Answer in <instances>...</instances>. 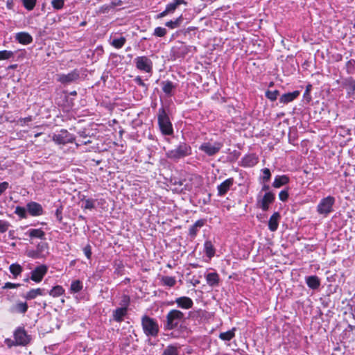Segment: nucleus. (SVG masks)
<instances>
[{
    "label": "nucleus",
    "instance_id": "f257e3e1",
    "mask_svg": "<svg viewBox=\"0 0 355 355\" xmlns=\"http://www.w3.org/2000/svg\"><path fill=\"white\" fill-rule=\"evenodd\" d=\"M184 319V313L177 309L171 310L166 315L165 329L171 330L176 328Z\"/></svg>",
    "mask_w": 355,
    "mask_h": 355
},
{
    "label": "nucleus",
    "instance_id": "f03ea898",
    "mask_svg": "<svg viewBox=\"0 0 355 355\" xmlns=\"http://www.w3.org/2000/svg\"><path fill=\"white\" fill-rule=\"evenodd\" d=\"M141 325L146 336L155 337L158 334L159 326L154 319L145 315L141 319Z\"/></svg>",
    "mask_w": 355,
    "mask_h": 355
},
{
    "label": "nucleus",
    "instance_id": "7ed1b4c3",
    "mask_svg": "<svg viewBox=\"0 0 355 355\" xmlns=\"http://www.w3.org/2000/svg\"><path fill=\"white\" fill-rule=\"evenodd\" d=\"M191 153V147L186 144H181L175 149L168 150L166 153V156L169 159L177 160L188 156Z\"/></svg>",
    "mask_w": 355,
    "mask_h": 355
},
{
    "label": "nucleus",
    "instance_id": "20e7f679",
    "mask_svg": "<svg viewBox=\"0 0 355 355\" xmlns=\"http://www.w3.org/2000/svg\"><path fill=\"white\" fill-rule=\"evenodd\" d=\"M158 123L162 132L165 135H170L173 133L172 125L165 110L162 108L159 110Z\"/></svg>",
    "mask_w": 355,
    "mask_h": 355
},
{
    "label": "nucleus",
    "instance_id": "39448f33",
    "mask_svg": "<svg viewBox=\"0 0 355 355\" xmlns=\"http://www.w3.org/2000/svg\"><path fill=\"white\" fill-rule=\"evenodd\" d=\"M134 62L137 69L150 73L153 70V62L147 56H138L135 58Z\"/></svg>",
    "mask_w": 355,
    "mask_h": 355
},
{
    "label": "nucleus",
    "instance_id": "423d86ee",
    "mask_svg": "<svg viewBox=\"0 0 355 355\" xmlns=\"http://www.w3.org/2000/svg\"><path fill=\"white\" fill-rule=\"evenodd\" d=\"M335 202V198L332 196H327L320 202L317 210L319 214L327 215L332 211V207Z\"/></svg>",
    "mask_w": 355,
    "mask_h": 355
},
{
    "label": "nucleus",
    "instance_id": "0eeeda50",
    "mask_svg": "<svg viewBox=\"0 0 355 355\" xmlns=\"http://www.w3.org/2000/svg\"><path fill=\"white\" fill-rule=\"evenodd\" d=\"M52 139L57 144L64 145L72 143L75 138L71 134L68 132L67 130H62L57 134H54L52 137Z\"/></svg>",
    "mask_w": 355,
    "mask_h": 355
},
{
    "label": "nucleus",
    "instance_id": "6e6552de",
    "mask_svg": "<svg viewBox=\"0 0 355 355\" xmlns=\"http://www.w3.org/2000/svg\"><path fill=\"white\" fill-rule=\"evenodd\" d=\"M80 78V72L74 69L67 74L61 73L58 75L57 80L62 84L68 85L75 82Z\"/></svg>",
    "mask_w": 355,
    "mask_h": 355
},
{
    "label": "nucleus",
    "instance_id": "1a4fd4ad",
    "mask_svg": "<svg viewBox=\"0 0 355 355\" xmlns=\"http://www.w3.org/2000/svg\"><path fill=\"white\" fill-rule=\"evenodd\" d=\"M221 143L215 142L214 144L205 142L200 145L199 149L205 153L209 156L216 155L222 148Z\"/></svg>",
    "mask_w": 355,
    "mask_h": 355
},
{
    "label": "nucleus",
    "instance_id": "9d476101",
    "mask_svg": "<svg viewBox=\"0 0 355 355\" xmlns=\"http://www.w3.org/2000/svg\"><path fill=\"white\" fill-rule=\"evenodd\" d=\"M14 338L16 345L25 346L30 343V336L27 334L24 329H17L14 334Z\"/></svg>",
    "mask_w": 355,
    "mask_h": 355
},
{
    "label": "nucleus",
    "instance_id": "9b49d317",
    "mask_svg": "<svg viewBox=\"0 0 355 355\" xmlns=\"http://www.w3.org/2000/svg\"><path fill=\"white\" fill-rule=\"evenodd\" d=\"M275 200V195L270 192H266L263 197H258L257 205L263 211H267L269 205Z\"/></svg>",
    "mask_w": 355,
    "mask_h": 355
},
{
    "label": "nucleus",
    "instance_id": "f8f14e48",
    "mask_svg": "<svg viewBox=\"0 0 355 355\" xmlns=\"http://www.w3.org/2000/svg\"><path fill=\"white\" fill-rule=\"evenodd\" d=\"M48 271V267L46 265L37 266L31 272V279L35 282H40Z\"/></svg>",
    "mask_w": 355,
    "mask_h": 355
},
{
    "label": "nucleus",
    "instance_id": "ddd939ff",
    "mask_svg": "<svg viewBox=\"0 0 355 355\" xmlns=\"http://www.w3.org/2000/svg\"><path fill=\"white\" fill-rule=\"evenodd\" d=\"M174 303H175L178 307L183 309H189L193 307V300L187 296H182L178 297L175 300ZM173 304V302L170 303Z\"/></svg>",
    "mask_w": 355,
    "mask_h": 355
},
{
    "label": "nucleus",
    "instance_id": "4468645a",
    "mask_svg": "<svg viewBox=\"0 0 355 355\" xmlns=\"http://www.w3.org/2000/svg\"><path fill=\"white\" fill-rule=\"evenodd\" d=\"M234 183V178H230L225 181H223L221 184H220L217 187V191H218V196H225L228 191L230 189V188L233 186Z\"/></svg>",
    "mask_w": 355,
    "mask_h": 355
},
{
    "label": "nucleus",
    "instance_id": "2eb2a0df",
    "mask_svg": "<svg viewBox=\"0 0 355 355\" xmlns=\"http://www.w3.org/2000/svg\"><path fill=\"white\" fill-rule=\"evenodd\" d=\"M28 212L33 216H38L43 214L42 205L35 202H30L26 205Z\"/></svg>",
    "mask_w": 355,
    "mask_h": 355
},
{
    "label": "nucleus",
    "instance_id": "dca6fc26",
    "mask_svg": "<svg viewBox=\"0 0 355 355\" xmlns=\"http://www.w3.org/2000/svg\"><path fill=\"white\" fill-rule=\"evenodd\" d=\"M280 219V214L278 212H275L270 218L268 221V228L270 231L275 232L277 230L279 226V220Z\"/></svg>",
    "mask_w": 355,
    "mask_h": 355
},
{
    "label": "nucleus",
    "instance_id": "f3484780",
    "mask_svg": "<svg viewBox=\"0 0 355 355\" xmlns=\"http://www.w3.org/2000/svg\"><path fill=\"white\" fill-rule=\"evenodd\" d=\"M205 279L207 283L209 286L211 287H215L218 286L220 277L218 273L216 272H210L205 275Z\"/></svg>",
    "mask_w": 355,
    "mask_h": 355
},
{
    "label": "nucleus",
    "instance_id": "a211bd4d",
    "mask_svg": "<svg viewBox=\"0 0 355 355\" xmlns=\"http://www.w3.org/2000/svg\"><path fill=\"white\" fill-rule=\"evenodd\" d=\"M16 40L22 44H29L32 42L31 35L26 32H20L16 34Z\"/></svg>",
    "mask_w": 355,
    "mask_h": 355
},
{
    "label": "nucleus",
    "instance_id": "6ab92c4d",
    "mask_svg": "<svg viewBox=\"0 0 355 355\" xmlns=\"http://www.w3.org/2000/svg\"><path fill=\"white\" fill-rule=\"evenodd\" d=\"M300 95L299 91H294L293 92H288L286 94H283L281 98H279V101L282 103L286 104L291 101H293L294 99H295L298 96Z\"/></svg>",
    "mask_w": 355,
    "mask_h": 355
},
{
    "label": "nucleus",
    "instance_id": "aec40b11",
    "mask_svg": "<svg viewBox=\"0 0 355 355\" xmlns=\"http://www.w3.org/2000/svg\"><path fill=\"white\" fill-rule=\"evenodd\" d=\"M44 291L42 288H33L27 292L23 297L27 300H33L39 295H44L45 294Z\"/></svg>",
    "mask_w": 355,
    "mask_h": 355
},
{
    "label": "nucleus",
    "instance_id": "412c9836",
    "mask_svg": "<svg viewBox=\"0 0 355 355\" xmlns=\"http://www.w3.org/2000/svg\"><path fill=\"white\" fill-rule=\"evenodd\" d=\"M306 282L307 286L312 289H317L320 285V279L315 275L306 277Z\"/></svg>",
    "mask_w": 355,
    "mask_h": 355
},
{
    "label": "nucleus",
    "instance_id": "4be33fe9",
    "mask_svg": "<svg viewBox=\"0 0 355 355\" xmlns=\"http://www.w3.org/2000/svg\"><path fill=\"white\" fill-rule=\"evenodd\" d=\"M289 181V178L286 175H277L275 177L272 186L275 188H279L286 184Z\"/></svg>",
    "mask_w": 355,
    "mask_h": 355
},
{
    "label": "nucleus",
    "instance_id": "5701e85b",
    "mask_svg": "<svg viewBox=\"0 0 355 355\" xmlns=\"http://www.w3.org/2000/svg\"><path fill=\"white\" fill-rule=\"evenodd\" d=\"M127 313V309L125 307L118 308L113 312V318L116 322L123 320V317Z\"/></svg>",
    "mask_w": 355,
    "mask_h": 355
},
{
    "label": "nucleus",
    "instance_id": "b1692460",
    "mask_svg": "<svg viewBox=\"0 0 355 355\" xmlns=\"http://www.w3.org/2000/svg\"><path fill=\"white\" fill-rule=\"evenodd\" d=\"M181 4H187L184 0H173L171 3H168L166 7V10L168 13H173L176 10L178 6Z\"/></svg>",
    "mask_w": 355,
    "mask_h": 355
},
{
    "label": "nucleus",
    "instance_id": "393cba45",
    "mask_svg": "<svg viewBox=\"0 0 355 355\" xmlns=\"http://www.w3.org/2000/svg\"><path fill=\"white\" fill-rule=\"evenodd\" d=\"M236 329L234 327L226 332H221L218 337L223 341H230L235 336Z\"/></svg>",
    "mask_w": 355,
    "mask_h": 355
},
{
    "label": "nucleus",
    "instance_id": "a878e982",
    "mask_svg": "<svg viewBox=\"0 0 355 355\" xmlns=\"http://www.w3.org/2000/svg\"><path fill=\"white\" fill-rule=\"evenodd\" d=\"M26 234H28L31 238H38L40 239H44L45 233L41 229H31L27 232Z\"/></svg>",
    "mask_w": 355,
    "mask_h": 355
},
{
    "label": "nucleus",
    "instance_id": "bb28decb",
    "mask_svg": "<svg viewBox=\"0 0 355 355\" xmlns=\"http://www.w3.org/2000/svg\"><path fill=\"white\" fill-rule=\"evenodd\" d=\"M28 310V305L26 302H17L12 308L13 312L25 313Z\"/></svg>",
    "mask_w": 355,
    "mask_h": 355
},
{
    "label": "nucleus",
    "instance_id": "cd10ccee",
    "mask_svg": "<svg viewBox=\"0 0 355 355\" xmlns=\"http://www.w3.org/2000/svg\"><path fill=\"white\" fill-rule=\"evenodd\" d=\"M205 252L209 258H211L215 254V249L211 241H206L204 244Z\"/></svg>",
    "mask_w": 355,
    "mask_h": 355
},
{
    "label": "nucleus",
    "instance_id": "c85d7f7f",
    "mask_svg": "<svg viewBox=\"0 0 355 355\" xmlns=\"http://www.w3.org/2000/svg\"><path fill=\"white\" fill-rule=\"evenodd\" d=\"M163 92L168 96H171L175 86L171 81H164L162 83Z\"/></svg>",
    "mask_w": 355,
    "mask_h": 355
},
{
    "label": "nucleus",
    "instance_id": "c756f323",
    "mask_svg": "<svg viewBox=\"0 0 355 355\" xmlns=\"http://www.w3.org/2000/svg\"><path fill=\"white\" fill-rule=\"evenodd\" d=\"M204 220H197L189 229V234L194 237L198 231V229H200V227H202L203 225H204Z\"/></svg>",
    "mask_w": 355,
    "mask_h": 355
},
{
    "label": "nucleus",
    "instance_id": "7c9ffc66",
    "mask_svg": "<svg viewBox=\"0 0 355 355\" xmlns=\"http://www.w3.org/2000/svg\"><path fill=\"white\" fill-rule=\"evenodd\" d=\"M9 270L15 278L17 277L23 271V268L18 263H12L9 267Z\"/></svg>",
    "mask_w": 355,
    "mask_h": 355
},
{
    "label": "nucleus",
    "instance_id": "2f4dec72",
    "mask_svg": "<svg viewBox=\"0 0 355 355\" xmlns=\"http://www.w3.org/2000/svg\"><path fill=\"white\" fill-rule=\"evenodd\" d=\"M64 293V288L61 286L58 285L50 290L49 294L53 297H57L63 295Z\"/></svg>",
    "mask_w": 355,
    "mask_h": 355
},
{
    "label": "nucleus",
    "instance_id": "473e14b6",
    "mask_svg": "<svg viewBox=\"0 0 355 355\" xmlns=\"http://www.w3.org/2000/svg\"><path fill=\"white\" fill-rule=\"evenodd\" d=\"M162 355H179L178 347L172 345H168L164 349Z\"/></svg>",
    "mask_w": 355,
    "mask_h": 355
},
{
    "label": "nucleus",
    "instance_id": "72a5a7b5",
    "mask_svg": "<svg viewBox=\"0 0 355 355\" xmlns=\"http://www.w3.org/2000/svg\"><path fill=\"white\" fill-rule=\"evenodd\" d=\"M70 289L73 293H78L83 289V283L80 280H74L71 282Z\"/></svg>",
    "mask_w": 355,
    "mask_h": 355
},
{
    "label": "nucleus",
    "instance_id": "f704fd0d",
    "mask_svg": "<svg viewBox=\"0 0 355 355\" xmlns=\"http://www.w3.org/2000/svg\"><path fill=\"white\" fill-rule=\"evenodd\" d=\"M182 21V17L180 16L174 21H168L166 23V26L171 29L178 28L180 26V24Z\"/></svg>",
    "mask_w": 355,
    "mask_h": 355
},
{
    "label": "nucleus",
    "instance_id": "c9c22d12",
    "mask_svg": "<svg viewBox=\"0 0 355 355\" xmlns=\"http://www.w3.org/2000/svg\"><path fill=\"white\" fill-rule=\"evenodd\" d=\"M15 53L12 51L3 50L0 51V60H6L12 58Z\"/></svg>",
    "mask_w": 355,
    "mask_h": 355
},
{
    "label": "nucleus",
    "instance_id": "e433bc0d",
    "mask_svg": "<svg viewBox=\"0 0 355 355\" xmlns=\"http://www.w3.org/2000/svg\"><path fill=\"white\" fill-rule=\"evenodd\" d=\"M125 38L123 37H121L119 38H115L112 40L111 42V44L116 48V49H121L125 43Z\"/></svg>",
    "mask_w": 355,
    "mask_h": 355
},
{
    "label": "nucleus",
    "instance_id": "4c0bfd02",
    "mask_svg": "<svg viewBox=\"0 0 355 355\" xmlns=\"http://www.w3.org/2000/svg\"><path fill=\"white\" fill-rule=\"evenodd\" d=\"M36 250L39 252L40 257H42L44 255V253H47L48 245L46 243L41 242L38 243Z\"/></svg>",
    "mask_w": 355,
    "mask_h": 355
},
{
    "label": "nucleus",
    "instance_id": "58836bf2",
    "mask_svg": "<svg viewBox=\"0 0 355 355\" xmlns=\"http://www.w3.org/2000/svg\"><path fill=\"white\" fill-rule=\"evenodd\" d=\"M27 211H28L27 209L20 207V206H17L15 208V214H17V216H19L21 218H26L28 216Z\"/></svg>",
    "mask_w": 355,
    "mask_h": 355
},
{
    "label": "nucleus",
    "instance_id": "ea45409f",
    "mask_svg": "<svg viewBox=\"0 0 355 355\" xmlns=\"http://www.w3.org/2000/svg\"><path fill=\"white\" fill-rule=\"evenodd\" d=\"M162 281L164 285L168 286L169 287L173 286L176 283V280L175 279L174 277L168 276H165L162 277Z\"/></svg>",
    "mask_w": 355,
    "mask_h": 355
},
{
    "label": "nucleus",
    "instance_id": "a19ab883",
    "mask_svg": "<svg viewBox=\"0 0 355 355\" xmlns=\"http://www.w3.org/2000/svg\"><path fill=\"white\" fill-rule=\"evenodd\" d=\"M24 6L28 10H32L35 6L37 0H21Z\"/></svg>",
    "mask_w": 355,
    "mask_h": 355
},
{
    "label": "nucleus",
    "instance_id": "79ce46f5",
    "mask_svg": "<svg viewBox=\"0 0 355 355\" xmlns=\"http://www.w3.org/2000/svg\"><path fill=\"white\" fill-rule=\"evenodd\" d=\"M10 226L8 221L4 220H0V233H5L8 231Z\"/></svg>",
    "mask_w": 355,
    "mask_h": 355
},
{
    "label": "nucleus",
    "instance_id": "37998d69",
    "mask_svg": "<svg viewBox=\"0 0 355 355\" xmlns=\"http://www.w3.org/2000/svg\"><path fill=\"white\" fill-rule=\"evenodd\" d=\"M64 0H52L51 5L55 10H60L63 8Z\"/></svg>",
    "mask_w": 355,
    "mask_h": 355
},
{
    "label": "nucleus",
    "instance_id": "c03bdc74",
    "mask_svg": "<svg viewBox=\"0 0 355 355\" xmlns=\"http://www.w3.org/2000/svg\"><path fill=\"white\" fill-rule=\"evenodd\" d=\"M279 95V92L277 90L274 91H267L266 92V96L270 99V101H275Z\"/></svg>",
    "mask_w": 355,
    "mask_h": 355
},
{
    "label": "nucleus",
    "instance_id": "a18cd8bd",
    "mask_svg": "<svg viewBox=\"0 0 355 355\" xmlns=\"http://www.w3.org/2000/svg\"><path fill=\"white\" fill-rule=\"evenodd\" d=\"M167 33V31L165 28L162 27H157L154 31L153 35L157 37H164Z\"/></svg>",
    "mask_w": 355,
    "mask_h": 355
},
{
    "label": "nucleus",
    "instance_id": "49530a36",
    "mask_svg": "<svg viewBox=\"0 0 355 355\" xmlns=\"http://www.w3.org/2000/svg\"><path fill=\"white\" fill-rule=\"evenodd\" d=\"M83 207L86 209H92L94 207V200L92 199H87L83 202Z\"/></svg>",
    "mask_w": 355,
    "mask_h": 355
},
{
    "label": "nucleus",
    "instance_id": "de8ad7c7",
    "mask_svg": "<svg viewBox=\"0 0 355 355\" xmlns=\"http://www.w3.org/2000/svg\"><path fill=\"white\" fill-rule=\"evenodd\" d=\"M244 162L245 163V165L251 166H254V164H256L257 162V160L254 157L249 156V157H245Z\"/></svg>",
    "mask_w": 355,
    "mask_h": 355
},
{
    "label": "nucleus",
    "instance_id": "09e8293b",
    "mask_svg": "<svg viewBox=\"0 0 355 355\" xmlns=\"http://www.w3.org/2000/svg\"><path fill=\"white\" fill-rule=\"evenodd\" d=\"M271 177L270 171L268 168H266L263 169V177L262 179L264 182H268Z\"/></svg>",
    "mask_w": 355,
    "mask_h": 355
},
{
    "label": "nucleus",
    "instance_id": "8fccbe9b",
    "mask_svg": "<svg viewBox=\"0 0 355 355\" xmlns=\"http://www.w3.org/2000/svg\"><path fill=\"white\" fill-rule=\"evenodd\" d=\"M27 256L28 257H31V258H33V259H37V258H40V255L39 254V252L37 251V250H28L27 252Z\"/></svg>",
    "mask_w": 355,
    "mask_h": 355
},
{
    "label": "nucleus",
    "instance_id": "3c124183",
    "mask_svg": "<svg viewBox=\"0 0 355 355\" xmlns=\"http://www.w3.org/2000/svg\"><path fill=\"white\" fill-rule=\"evenodd\" d=\"M20 286L19 284H15L11 282H6L4 286L2 287L3 289H12L16 288Z\"/></svg>",
    "mask_w": 355,
    "mask_h": 355
},
{
    "label": "nucleus",
    "instance_id": "603ef678",
    "mask_svg": "<svg viewBox=\"0 0 355 355\" xmlns=\"http://www.w3.org/2000/svg\"><path fill=\"white\" fill-rule=\"evenodd\" d=\"M279 200L284 202L286 201L288 198V193L286 190L281 191L279 193Z\"/></svg>",
    "mask_w": 355,
    "mask_h": 355
},
{
    "label": "nucleus",
    "instance_id": "864d4df0",
    "mask_svg": "<svg viewBox=\"0 0 355 355\" xmlns=\"http://www.w3.org/2000/svg\"><path fill=\"white\" fill-rule=\"evenodd\" d=\"M346 86L348 89L350 91L355 90V80H347L346 83Z\"/></svg>",
    "mask_w": 355,
    "mask_h": 355
},
{
    "label": "nucleus",
    "instance_id": "5fc2aeb1",
    "mask_svg": "<svg viewBox=\"0 0 355 355\" xmlns=\"http://www.w3.org/2000/svg\"><path fill=\"white\" fill-rule=\"evenodd\" d=\"M9 184L7 182L0 183V196L8 188Z\"/></svg>",
    "mask_w": 355,
    "mask_h": 355
},
{
    "label": "nucleus",
    "instance_id": "6e6d98bb",
    "mask_svg": "<svg viewBox=\"0 0 355 355\" xmlns=\"http://www.w3.org/2000/svg\"><path fill=\"white\" fill-rule=\"evenodd\" d=\"M84 253L87 259H90L92 256L91 247L89 245H87L83 249Z\"/></svg>",
    "mask_w": 355,
    "mask_h": 355
},
{
    "label": "nucleus",
    "instance_id": "4d7b16f0",
    "mask_svg": "<svg viewBox=\"0 0 355 355\" xmlns=\"http://www.w3.org/2000/svg\"><path fill=\"white\" fill-rule=\"evenodd\" d=\"M5 344L8 347H11L14 345H16L15 344V340H12L10 338H6L4 341Z\"/></svg>",
    "mask_w": 355,
    "mask_h": 355
},
{
    "label": "nucleus",
    "instance_id": "13d9d810",
    "mask_svg": "<svg viewBox=\"0 0 355 355\" xmlns=\"http://www.w3.org/2000/svg\"><path fill=\"white\" fill-rule=\"evenodd\" d=\"M135 82L138 84L139 85L141 86V87H146V84L144 83L143 80L141 79V78L140 76H137L135 78Z\"/></svg>",
    "mask_w": 355,
    "mask_h": 355
},
{
    "label": "nucleus",
    "instance_id": "bf43d9fd",
    "mask_svg": "<svg viewBox=\"0 0 355 355\" xmlns=\"http://www.w3.org/2000/svg\"><path fill=\"white\" fill-rule=\"evenodd\" d=\"M32 121V117L31 116H28V117H26V118H23V119H20L19 122V123L21 125H24V124H26V123L28 122H30Z\"/></svg>",
    "mask_w": 355,
    "mask_h": 355
},
{
    "label": "nucleus",
    "instance_id": "052dcab7",
    "mask_svg": "<svg viewBox=\"0 0 355 355\" xmlns=\"http://www.w3.org/2000/svg\"><path fill=\"white\" fill-rule=\"evenodd\" d=\"M55 216L59 221L62 220V207L58 208L55 211Z\"/></svg>",
    "mask_w": 355,
    "mask_h": 355
},
{
    "label": "nucleus",
    "instance_id": "680f3d73",
    "mask_svg": "<svg viewBox=\"0 0 355 355\" xmlns=\"http://www.w3.org/2000/svg\"><path fill=\"white\" fill-rule=\"evenodd\" d=\"M168 14V12H166V10L165 9L163 12H162L161 13L159 14L158 18L164 17L166 15H167Z\"/></svg>",
    "mask_w": 355,
    "mask_h": 355
},
{
    "label": "nucleus",
    "instance_id": "e2e57ef3",
    "mask_svg": "<svg viewBox=\"0 0 355 355\" xmlns=\"http://www.w3.org/2000/svg\"><path fill=\"white\" fill-rule=\"evenodd\" d=\"M268 189H269V186L267 185V184H264L262 187L261 191H266V192H268Z\"/></svg>",
    "mask_w": 355,
    "mask_h": 355
},
{
    "label": "nucleus",
    "instance_id": "0e129e2a",
    "mask_svg": "<svg viewBox=\"0 0 355 355\" xmlns=\"http://www.w3.org/2000/svg\"><path fill=\"white\" fill-rule=\"evenodd\" d=\"M17 64H12L8 67V69H14L17 67Z\"/></svg>",
    "mask_w": 355,
    "mask_h": 355
},
{
    "label": "nucleus",
    "instance_id": "69168bd1",
    "mask_svg": "<svg viewBox=\"0 0 355 355\" xmlns=\"http://www.w3.org/2000/svg\"><path fill=\"white\" fill-rule=\"evenodd\" d=\"M71 95H76V91H73V92L71 93Z\"/></svg>",
    "mask_w": 355,
    "mask_h": 355
}]
</instances>
